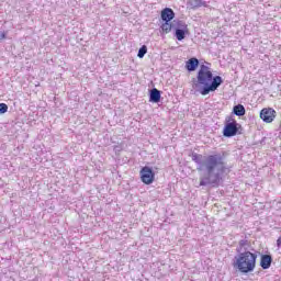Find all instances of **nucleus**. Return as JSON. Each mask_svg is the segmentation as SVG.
<instances>
[{
  "instance_id": "obj_1",
  "label": "nucleus",
  "mask_w": 281,
  "mask_h": 281,
  "mask_svg": "<svg viewBox=\"0 0 281 281\" xmlns=\"http://www.w3.org/2000/svg\"><path fill=\"white\" fill-rule=\"evenodd\" d=\"M198 82L203 86L200 90L201 95H207L211 91H216L220 85H223V78L221 76L214 77L210 67L202 65L198 72Z\"/></svg>"
},
{
  "instance_id": "obj_2",
  "label": "nucleus",
  "mask_w": 281,
  "mask_h": 281,
  "mask_svg": "<svg viewBox=\"0 0 281 281\" xmlns=\"http://www.w3.org/2000/svg\"><path fill=\"white\" fill-rule=\"evenodd\" d=\"M191 159L195 164H200V166L198 167L199 172L203 170V166H204L209 175H212V172H214V170H216L218 166H225V162L223 161V156L218 154L209 155L206 156L204 162H201L203 161V155L193 153L191 155Z\"/></svg>"
},
{
  "instance_id": "obj_3",
  "label": "nucleus",
  "mask_w": 281,
  "mask_h": 281,
  "mask_svg": "<svg viewBox=\"0 0 281 281\" xmlns=\"http://www.w3.org/2000/svg\"><path fill=\"white\" fill-rule=\"evenodd\" d=\"M258 255L249 250L240 252L238 257H235L233 262L234 269H237L239 273H251L256 269V261Z\"/></svg>"
},
{
  "instance_id": "obj_4",
  "label": "nucleus",
  "mask_w": 281,
  "mask_h": 281,
  "mask_svg": "<svg viewBox=\"0 0 281 281\" xmlns=\"http://www.w3.org/2000/svg\"><path fill=\"white\" fill-rule=\"evenodd\" d=\"M223 130L224 137H234L238 133V122L234 116H227Z\"/></svg>"
},
{
  "instance_id": "obj_5",
  "label": "nucleus",
  "mask_w": 281,
  "mask_h": 281,
  "mask_svg": "<svg viewBox=\"0 0 281 281\" xmlns=\"http://www.w3.org/2000/svg\"><path fill=\"white\" fill-rule=\"evenodd\" d=\"M140 181L145 183V186H150L155 183V171L153 168L145 166L139 171Z\"/></svg>"
},
{
  "instance_id": "obj_6",
  "label": "nucleus",
  "mask_w": 281,
  "mask_h": 281,
  "mask_svg": "<svg viewBox=\"0 0 281 281\" xmlns=\"http://www.w3.org/2000/svg\"><path fill=\"white\" fill-rule=\"evenodd\" d=\"M278 115V112H276L273 110V108H263L260 111V119L266 123V124H271V122H273V120H276Z\"/></svg>"
},
{
  "instance_id": "obj_7",
  "label": "nucleus",
  "mask_w": 281,
  "mask_h": 281,
  "mask_svg": "<svg viewBox=\"0 0 281 281\" xmlns=\"http://www.w3.org/2000/svg\"><path fill=\"white\" fill-rule=\"evenodd\" d=\"M161 20L164 22H171L175 19V11L170 8H165L160 13Z\"/></svg>"
},
{
  "instance_id": "obj_8",
  "label": "nucleus",
  "mask_w": 281,
  "mask_h": 281,
  "mask_svg": "<svg viewBox=\"0 0 281 281\" xmlns=\"http://www.w3.org/2000/svg\"><path fill=\"white\" fill-rule=\"evenodd\" d=\"M271 262H273V257L271 255H262L260 258V267L261 269H269L271 267Z\"/></svg>"
},
{
  "instance_id": "obj_9",
  "label": "nucleus",
  "mask_w": 281,
  "mask_h": 281,
  "mask_svg": "<svg viewBox=\"0 0 281 281\" xmlns=\"http://www.w3.org/2000/svg\"><path fill=\"white\" fill-rule=\"evenodd\" d=\"M196 67H199V59L196 57H192L186 63V69L188 71H196Z\"/></svg>"
},
{
  "instance_id": "obj_10",
  "label": "nucleus",
  "mask_w": 281,
  "mask_h": 281,
  "mask_svg": "<svg viewBox=\"0 0 281 281\" xmlns=\"http://www.w3.org/2000/svg\"><path fill=\"white\" fill-rule=\"evenodd\" d=\"M149 100L150 102H155V103L159 102L161 100V92L157 88H154L150 91Z\"/></svg>"
},
{
  "instance_id": "obj_11",
  "label": "nucleus",
  "mask_w": 281,
  "mask_h": 281,
  "mask_svg": "<svg viewBox=\"0 0 281 281\" xmlns=\"http://www.w3.org/2000/svg\"><path fill=\"white\" fill-rule=\"evenodd\" d=\"M162 34H170L172 32V23L164 22L160 26Z\"/></svg>"
},
{
  "instance_id": "obj_12",
  "label": "nucleus",
  "mask_w": 281,
  "mask_h": 281,
  "mask_svg": "<svg viewBox=\"0 0 281 281\" xmlns=\"http://www.w3.org/2000/svg\"><path fill=\"white\" fill-rule=\"evenodd\" d=\"M233 112L235 115L241 117V115H245V106L243 104L235 105Z\"/></svg>"
},
{
  "instance_id": "obj_13",
  "label": "nucleus",
  "mask_w": 281,
  "mask_h": 281,
  "mask_svg": "<svg viewBox=\"0 0 281 281\" xmlns=\"http://www.w3.org/2000/svg\"><path fill=\"white\" fill-rule=\"evenodd\" d=\"M176 37L178 41H183L186 38V31L181 29L176 30Z\"/></svg>"
},
{
  "instance_id": "obj_14",
  "label": "nucleus",
  "mask_w": 281,
  "mask_h": 281,
  "mask_svg": "<svg viewBox=\"0 0 281 281\" xmlns=\"http://www.w3.org/2000/svg\"><path fill=\"white\" fill-rule=\"evenodd\" d=\"M148 53V47H146V45H143L139 50H138V58H143L144 56H146V54Z\"/></svg>"
},
{
  "instance_id": "obj_15",
  "label": "nucleus",
  "mask_w": 281,
  "mask_h": 281,
  "mask_svg": "<svg viewBox=\"0 0 281 281\" xmlns=\"http://www.w3.org/2000/svg\"><path fill=\"white\" fill-rule=\"evenodd\" d=\"M221 180H222L221 176H220L218 173H216L214 180L211 181V183H212L213 186L218 187V184L221 183Z\"/></svg>"
},
{
  "instance_id": "obj_16",
  "label": "nucleus",
  "mask_w": 281,
  "mask_h": 281,
  "mask_svg": "<svg viewBox=\"0 0 281 281\" xmlns=\"http://www.w3.org/2000/svg\"><path fill=\"white\" fill-rule=\"evenodd\" d=\"M4 113H8V104L0 103V115H3Z\"/></svg>"
},
{
  "instance_id": "obj_17",
  "label": "nucleus",
  "mask_w": 281,
  "mask_h": 281,
  "mask_svg": "<svg viewBox=\"0 0 281 281\" xmlns=\"http://www.w3.org/2000/svg\"><path fill=\"white\" fill-rule=\"evenodd\" d=\"M247 245H249V243L245 239L239 240V247H247Z\"/></svg>"
},
{
  "instance_id": "obj_18",
  "label": "nucleus",
  "mask_w": 281,
  "mask_h": 281,
  "mask_svg": "<svg viewBox=\"0 0 281 281\" xmlns=\"http://www.w3.org/2000/svg\"><path fill=\"white\" fill-rule=\"evenodd\" d=\"M199 5H202L203 8H207V2L206 1H200Z\"/></svg>"
},
{
  "instance_id": "obj_19",
  "label": "nucleus",
  "mask_w": 281,
  "mask_h": 281,
  "mask_svg": "<svg viewBox=\"0 0 281 281\" xmlns=\"http://www.w3.org/2000/svg\"><path fill=\"white\" fill-rule=\"evenodd\" d=\"M277 247H278L279 249H281V237H279V238L277 239Z\"/></svg>"
},
{
  "instance_id": "obj_20",
  "label": "nucleus",
  "mask_w": 281,
  "mask_h": 281,
  "mask_svg": "<svg viewBox=\"0 0 281 281\" xmlns=\"http://www.w3.org/2000/svg\"><path fill=\"white\" fill-rule=\"evenodd\" d=\"M200 186H207V182H205V180H201Z\"/></svg>"
},
{
  "instance_id": "obj_21",
  "label": "nucleus",
  "mask_w": 281,
  "mask_h": 281,
  "mask_svg": "<svg viewBox=\"0 0 281 281\" xmlns=\"http://www.w3.org/2000/svg\"><path fill=\"white\" fill-rule=\"evenodd\" d=\"M2 38H5V34H2Z\"/></svg>"
},
{
  "instance_id": "obj_22",
  "label": "nucleus",
  "mask_w": 281,
  "mask_h": 281,
  "mask_svg": "<svg viewBox=\"0 0 281 281\" xmlns=\"http://www.w3.org/2000/svg\"><path fill=\"white\" fill-rule=\"evenodd\" d=\"M221 170H225V167H222Z\"/></svg>"
}]
</instances>
